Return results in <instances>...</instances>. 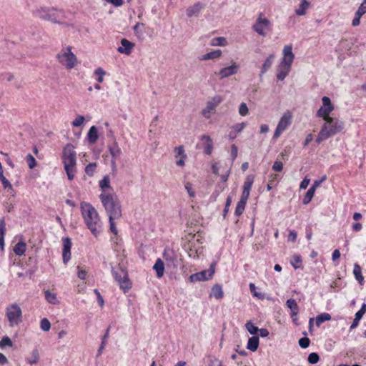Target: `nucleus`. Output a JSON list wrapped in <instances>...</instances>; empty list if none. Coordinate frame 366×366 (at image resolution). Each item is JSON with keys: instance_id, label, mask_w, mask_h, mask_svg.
I'll return each mask as SVG.
<instances>
[{"instance_id": "nucleus-39", "label": "nucleus", "mask_w": 366, "mask_h": 366, "mask_svg": "<svg viewBox=\"0 0 366 366\" xmlns=\"http://www.w3.org/2000/svg\"><path fill=\"white\" fill-rule=\"evenodd\" d=\"M94 74L97 76V81L102 83L104 81V76L106 75V71L102 67H98L94 70Z\"/></svg>"}, {"instance_id": "nucleus-47", "label": "nucleus", "mask_w": 366, "mask_h": 366, "mask_svg": "<svg viewBox=\"0 0 366 366\" xmlns=\"http://www.w3.org/2000/svg\"><path fill=\"white\" fill-rule=\"evenodd\" d=\"M109 330L107 329L106 332H105V335H104V337H102V344L98 350V354L97 355L99 356L102 355V351L104 349V346L106 345V342H107V340L109 337Z\"/></svg>"}, {"instance_id": "nucleus-58", "label": "nucleus", "mask_w": 366, "mask_h": 366, "mask_svg": "<svg viewBox=\"0 0 366 366\" xmlns=\"http://www.w3.org/2000/svg\"><path fill=\"white\" fill-rule=\"evenodd\" d=\"M245 126H246V124L244 122L237 124L232 126V129L234 130V132L239 133V132H241L244 129Z\"/></svg>"}, {"instance_id": "nucleus-34", "label": "nucleus", "mask_w": 366, "mask_h": 366, "mask_svg": "<svg viewBox=\"0 0 366 366\" xmlns=\"http://www.w3.org/2000/svg\"><path fill=\"white\" fill-rule=\"evenodd\" d=\"M353 274L355 277V279L358 281L360 285H362L364 282V277L362 275V268L358 264H354Z\"/></svg>"}, {"instance_id": "nucleus-31", "label": "nucleus", "mask_w": 366, "mask_h": 366, "mask_svg": "<svg viewBox=\"0 0 366 366\" xmlns=\"http://www.w3.org/2000/svg\"><path fill=\"white\" fill-rule=\"evenodd\" d=\"M88 141L90 144H93L98 140V131L95 126L91 127L87 134Z\"/></svg>"}, {"instance_id": "nucleus-32", "label": "nucleus", "mask_w": 366, "mask_h": 366, "mask_svg": "<svg viewBox=\"0 0 366 366\" xmlns=\"http://www.w3.org/2000/svg\"><path fill=\"white\" fill-rule=\"evenodd\" d=\"M247 199L248 198L241 196L235 209V214L237 216H240L244 212Z\"/></svg>"}, {"instance_id": "nucleus-16", "label": "nucleus", "mask_w": 366, "mask_h": 366, "mask_svg": "<svg viewBox=\"0 0 366 366\" xmlns=\"http://www.w3.org/2000/svg\"><path fill=\"white\" fill-rule=\"evenodd\" d=\"M174 157L177 159L176 164L179 167H184L187 155L183 146H179L174 149Z\"/></svg>"}, {"instance_id": "nucleus-8", "label": "nucleus", "mask_w": 366, "mask_h": 366, "mask_svg": "<svg viewBox=\"0 0 366 366\" xmlns=\"http://www.w3.org/2000/svg\"><path fill=\"white\" fill-rule=\"evenodd\" d=\"M112 274L116 281L119 283V287L124 292L129 290L132 287V283L128 279L127 272L122 267L112 268Z\"/></svg>"}, {"instance_id": "nucleus-42", "label": "nucleus", "mask_w": 366, "mask_h": 366, "mask_svg": "<svg viewBox=\"0 0 366 366\" xmlns=\"http://www.w3.org/2000/svg\"><path fill=\"white\" fill-rule=\"evenodd\" d=\"M245 327L247 330V331L251 335H256L259 331V328L257 327L254 326L251 322H247L245 324Z\"/></svg>"}, {"instance_id": "nucleus-45", "label": "nucleus", "mask_w": 366, "mask_h": 366, "mask_svg": "<svg viewBox=\"0 0 366 366\" xmlns=\"http://www.w3.org/2000/svg\"><path fill=\"white\" fill-rule=\"evenodd\" d=\"M97 168V163H90L89 164L86 168H85V172L87 175L89 177H92L94 175V173Z\"/></svg>"}, {"instance_id": "nucleus-21", "label": "nucleus", "mask_w": 366, "mask_h": 366, "mask_svg": "<svg viewBox=\"0 0 366 366\" xmlns=\"http://www.w3.org/2000/svg\"><path fill=\"white\" fill-rule=\"evenodd\" d=\"M201 140L203 144L204 151L207 154H210L213 149V142L208 135H202Z\"/></svg>"}, {"instance_id": "nucleus-14", "label": "nucleus", "mask_w": 366, "mask_h": 366, "mask_svg": "<svg viewBox=\"0 0 366 366\" xmlns=\"http://www.w3.org/2000/svg\"><path fill=\"white\" fill-rule=\"evenodd\" d=\"M132 29L135 36L141 40L148 36L150 37L154 34L153 30L147 26V24H135L133 26Z\"/></svg>"}, {"instance_id": "nucleus-17", "label": "nucleus", "mask_w": 366, "mask_h": 366, "mask_svg": "<svg viewBox=\"0 0 366 366\" xmlns=\"http://www.w3.org/2000/svg\"><path fill=\"white\" fill-rule=\"evenodd\" d=\"M71 239L68 237L63 239L62 258H63V262L64 264H66L69 262V260L71 259Z\"/></svg>"}, {"instance_id": "nucleus-36", "label": "nucleus", "mask_w": 366, "mask_h": 366, "mask_svg": "<svg viewBox=\"0 0 366 366\" xmlns=\"http://www.w3.org/2000/svg\"><path fill=\"white\" fill-rule=\"evenodd\" d=\"M26 245L25 242H19L15 245L14 252L16 255L21 256L26 251Z\"/></svg>"}, {"instance_id": "nucleus-23", "label": "nucleus", "mask_w": 366, "mask_h": 366, "mask_svg": "<svg viewBox=\"0 0 366 366\" xmlns=\"http://www.w3.org/2000/svg\"><path fill=\"white\" fill-rule=\"evenodd\" d=\"M275 56L274 54H269L267 58L264 60V63L262 65L259 76L262 77V76L265 74L272 66L274 60Z\"/></svg>"}, {"instance_id": "nucleus-38", "label": "nucleus", "mask_w": 366, "mask_h": 366, "mask_svg": "<svg viewBox=\"0 0 366 366\" xmlns=\"http://www.w3.org/2000/svg\"><path fill=\"white\" fill-rule=\"evenodd\" d=\"M330 319H331V316L330 314L322 313L316 317V321H315L316 325L317 327H320L322 322H324L325 321L330 320Z\"/></svg>"}, {"instance_id": "nucleus-1", "label": "nucleus", "mask_w": 366, "mask_h": 366, "mask_svg": "<svg viewBox=\"0 0 366 366\" xmlns=\"http://www.w3.org/2000/svg\"><path fill=\"white\" fill-rule=\"evenodd\" d=\"M82 218L87 228L94 237H97L103 229L102 222L97 209L89 203L80 204Z\"/></svg>"}, {"instance_id": "nucleus-19", "label": "nucleus", "mask_w": 366, "mask_h": 366, "mask_svg": "<svg viewBox=\"0 0 366 366\" xmlns=\"http://www.w3.org/2000/svg\"><path fill=\"white\" fill-rule=\"evenodd\" d=\"M109 151L112 156V167H116V159L121 155L122 150L117 143L109 147Z\"/></svg>"}, {"instance_id": "nucleus-51", "label": "nucleus", "mask_w": 366, "mask_h": 366, "mask_svg": "<svg viewBox=\"0 0 366 366\" xmlns=\"http://www.w3.org/2000/svg\"><path fill=\"white\" fill-rule=\"evenodd\" d=\"M0 180L4 189H8L12 192L14 191L11 184L4 176L0 177Z\"/></svg>"}, {"instance_id": "nucleus-11", "label": "nucleus", "mask_w": 366, "mask_h": 366, "mask_svg": "<svg viewBox=\"0 0 366 366\" xmlns=\"http://www.w3.org/2000/svg\"><path fill=\"white\" fill-rule=\"evenodd\" d=\"M322 102V106L317 110L316 114L317 117H320L322 119H332L330 114L334 110V106L332 105L330 99L327 97H323Z\"/></svg>"}, {"instance_id": "nucleus-28", "label": "nucleus", "mask_w": 366, "mask_h": 366, "mask_svg": "<svg viewBox=\"0 0 366 366\" xmlns=\"http://www.w3.org/2000/svg\"><path fill=\"white\" fill-rule=\"evenodd\" d=\"M229 167L227 165V163L225 162L219 161L217 163H214L212 166V172L214 174H219L220 172L223 173V172L226 169V168Z\"/></svg>"}, {"instance_id": "nucleus-27", "label": "nucleus", "mask_w": 366, "mask_h": 366, "mask_svg": "<svg viewBox=\"0 0 366 366\" xmlns=\"http://www.w3.org/2000/svg\"><path fill=\"white\" fill-rule=\"evenodd\" d=\"M254 30L261 36H266L270 32L268 24H254Z\"/></svg>"}, {"instance_id": "nucleus-62", "label": "nucleus", "mask_w": 366, "mask_h": 366, "mask_svg": "<svg viewBox=\"0 0 366 366\" xmlns=\"http://www.w3.org/2000/svg\"><path fill=\"white\" fill-rule=\"evenodd\" d=\"M185 189H187L189 197H194L195 196V192L192 189V185L191 183L189 182H187L185 184Z\"/></svg>"}, {"instance_id": "nucleus-33", "label": "nucleus", "mask_w": 366, "mask_h": 366, "mask_svg": "<svg viewBox=\"0 0 366 366\" xmlns=\"http://www.w3.org/2000/svg\"><path fill=\"white\" fill-rule=\"evenodd\" d=\"M211 297H214L217 300H220L224 296L222 287L219 285H215L212 287L210 293Z\"/></svg>"}, {"instance_id": "nucleus-55", "label": "nucleus", "mask_w": 366, "mask_h": 366, "mask_svg": "<svg viewBox=\"0 0 366 366\" xmlns=\"http://www.w3.org/2000/svg\"><path fill=\"white\" fill-rule=\"evenodd\" d=\"M119 218H112L111 217H109V224H110V230L111 232L114 234H117V229L115 226V222H114V220L115 219H118Z\"/></svg>"}, {"instance_id": "nucleus-59", "label": "nucleus", "mask_w": 366, "mask_h": 366, "mask_svg": "<svg viewBox=\"0 0 366 366\" xmlns=\"http://www.w3.org/2000/svg\"><path fill=\"white\" fill-rule=\"evenodd\" d=\"M366 312V304H363L361 309L356 312L355 316L357 320H361L363 315Z\"/></svg>"}, {"instance_id": "nucleus-2", "label": "nucleus", "mask_w": 366, "mask_h": 366, "mask_svg": "<svg viewBox=\"0 0 366 366\" xmlns=\"http://www.w3.org/2000/svg\"><path fill=\"white\" fill-rule=\"evenodd\" d=\"M320 130L315 139L317 144L336 135L344 129V123L337 119H323Z\"/></svg>"}, {"instance_id": "nucleus-5", "label": "nucleus", "mask_w": 366, "mask_h": 366, "mask_svg": "<svg viewBox=\"0 0 366 366\" xmlns=\"http://www.w3.org/2000/svg\"><path fill=\"white\" fill-rule=\"evenodd\" d=\"M283 57L277 67V78L284 80L291 71V66L295 59L291 44L285 46L283 49Z\"/></svg>"}, {"instance_id": "nucleus-25", "label": "nucleus", "mask_w": 366, "mask_h": 366, "mask_svg": "<svg viewBox=\"0 0 366 366\" xmlns=\"http://www.w3.org/2000/svg\"><path fill=\"white\" fill-rule=\"evenodd\" d=\"M222 54V52L219 49L213 50L210 52L206 53L205 54L202 55L199 59L202 61H207L210 59H219Z\"/></svg>"}, {"instance_id": "nucleus-56", "label": "nucleus", "mask_w": 366, "mask_h": 366, "mask_svg": "<svg viewBox=\"0 0 366 366\" xmlns=\"http://www.w3.org/2000/svg\"><path fill=\"white\" fill-rule=\"evenodd\" d=\"M310 340L307 337H302L299 340V345L302 348H307L310 345Z\"/></svg>"}, {"instance_id": "nucleus-29", "label": "nucleus", "mask_w": 366, "mask_h": 366, "mask_svg": "<svg viewBox=\"0 0 366 366\" xmlns=\"http://www.w3.org/2000/svg\"><path fill=\"white\" fill-rule=\"evenodd\" d=\"M153 269L155 270L157 277L160 278L164 275V264L160 258L157 259Z\"/></svg>"}, {"instance_id": "nucleus-49", "label": "nucleus", "mask_w": 366, "mask_h": 366, "mask_svg": "<svg viewBox=\"0 0 366 366\" xmlns=\"http://www.w3.org/2000/svg\"><path fill=\"white\" fill-rule=\"evenodd\" d=\"M40 327L44 332L49 331L51 328V323L49 320L46 318L42 319L40 322Z\"/></svg>"}, {"instance_id": "nucleus-54", "label": "nucleus", "mask_w": 366, "mask_h": 366, "mask_svg": "<svg viewBox=\"0 0 366 366\" xmlns=\"http://www.w3.org/2000/svg\"><path fill=\"white\" fill-rule=\"evenodd\" d=\"M320 360L319 355L315 352H312L309 355L307 360L311 364L317 363Z\"/></svg>"}, {"instance_id": "nucleus-41", "label": "nucleus", "mask_w": 366, "mask_h": 366, "mask_svg": "<svg viewBox=\"0 0 366 366\" xmlns=\"http://www.w3.org/2000/svg\"><path fill=\"white\" fill-rule=\"evenodd\" d=\"M315 192V191L314 190L313 188L309 189V190L307 192L306 195L305 196V197L303 199L304 204H307L311 201V199L314 197Z\"/></svg>"}, {"instance_id": "nucleus-7", "label": "nucleus", "mask_w": 366, "mask_h": 366, "mask_svg": "<svg viewBox=\"0 0 366 366\" xmlns=\"http://www.w3.org/2000/svg\"><path fill=\"white\" fill-rule=\"evenodd\" d=\"M59 63L66 69L71 70L78 65V59L71 51V47L67 46L63 47L56 56Z\"/></svg>"}, {"instance_id": "nucleus-64", "label": "nucleus", "mask_w": 366, "mask_h": 366, "mask_svg": "<svg viewBox=\"0 0 366 366\" xmlns=\"http://www.w3.org/2000/svg\"><path fill=\"white\" fill-rule=\"evenodd\" d=\"M94 292L97 295V300H98L99 306L101 307H102L104 306V299H103L102 296L101 295L100 292L97 290H94Z\"/></svg>"}, {"instance_id": "nucleus-52", "label": "nucleus", "mask_w": 366, "mask_h": 366, "mask_svg": "<svg viewBox=\"0 0 366 366\" xmlns=\"http://www.w3.org/2000/svg\"><path fill=\"white\" fill-rule=\"evenodd\" d=\"M302 262V259L298 255H295L292 257V259L291 261V264L295 269L299 268L300 266L299 264Z\"/></svg>"}, {"instance_id": "nucleus-43", "label": "nucleus", "mask_w": 366, "mask_h": 366, "mask_svg": "<svg viewBox=\"0 0 366 366\" xmlns=\"http://www.w3.org/2000/svg\"><path fill=\"white\" fill-rule=\"evenodd\" d=\"M308 6H309V3L307 1L303 0L302 1L299 9H297L296 10V13L298 15H304L305 13V10L308 8Z\"/></svg>"}, {"instance_id": "nucleus-24", "label": "nucleus", "mask_w": 366, "mask_h": 366, "mask_svg": "<svg viewBox=\"0 0 366 366\" xmlns=\"http://www.w3.org/2000/svg\"><path fill=\"white\" fill-rule=\"evenodd\" d=\"M39 360H40V355H39V352L37 349H34L31 352L29 355H28L26 357V362L29 365H33L37 364L39 362Z\"/></svg>"}, {"instance_id": "nucleus-63", "label": "nucleus", "mask_w": 366, "mask_h": 366, "mask_svg": "<svg viewBox=\"0 0 366 366\" xmlns=\"http://www.w3.org/2000/svg\"><path fill=\"white\" fill-rule=\"evenodd\" d=\"M209 366H223L222 361L216 357H213L210 360Z\"/></svg>"}, {"instance_id": "nucleus-30", "label": "nucleus", "mask_w": 366, "mask_h": 366, "mask_svg": "<svg viewBox=\"0 0 366 366\" xmlns=\"http://www.w3.org/2000/svg\"><path fill=\"white\" fill-rule=\"evenodd\" d=\"M259 343V337L257 336H252L248 340L247 349L252 352H255L258 349Z\"/></svg>"}, {"instance_id": "nucleus-26", "label": "nucleus", "mask_w": 366, "mask_h": 366, "mask_svg": "<svg viewBox=\"0 0 366 366\" xmlns=\"http://www.w3.org/2000/svg\"><path fill=\"white\" fill-rule=\"evenodd\" d=\"M44 296L45 300L49 302V304L58 305L60 304V302L57 299V296L56 293L51 292L50 290H45L44 291Z\"/></svg>"}, {"instance_id": "nucleus-60", "label": "nucleus", "mask_w": 366, "mask_h": 366, "mask_svg": "<svg viewBox=\"0 0 366 366\" xmlns=\"http://www.w3.org/2000/svg\"><path fill=\"white\" fill-rule=\"evenodd\" d=\"M283 169V164L280 161H275L272 166V169L276 172H280Z\"/></svg>"}, {"instance_id": "nucleus-13", "label": "nucleus", "mask_w": 366, "mask_h": 366, "mask_svg": "<svg viewBox=\"0 0 366 366\" xmlns=\"http://www.w3.org/2000/svg\"><path fill=\"white\" fill-rule=\"evenodd\" d=\"M214 264H212L207 270H203L200 272L192 274L189 276V280L192 282L205 281L212 278L214 273Z\"/></svg>"}, {"instance_id": "nucleus-18", "label": "nucleus", "mask_w": 366, "mask_h": 366, "mask_svg": "<svg viewBox=\"0 0 366 366\" xmlns=\"http://www.w3.org/2000/svg\"><path fill=\"white\" fill-rule=\"evenodd\" d=\"M134 47V44L132 43L127 39L121 40V46L117 48V51L120 54L129 55Z\"/></svg>"}, {"instance_id": "nucleus-20", "label": "nucleus", "mask_w": 366, "mask_h": 366, "mask_svg": "<svg viewBox=\"0 0 366 366\" xmlns=\"http://www.w3.org/2000/svg\"><path fill=\"white\" fill-rule=\"evenodd\" d=\"M254 176L252 175H248L246 177L243 185V191L241 195L242 197L249 198L250 190L254 182Z\"/></svg>"}, {"instance_id": "nucleus-53", "label": "nucleus", "mask_w": 366, "mask_h": 366, "mask_svg": "<svg viewBox=\"0 0 366 366\" xmlns=\"http://www.w3.org/2000/svg\"><path fill=\"white\" fill-rule=\"evenodd\" d=\"M249 289H250L251 292L252 293V295L254 297H257L259 299H263L264 298V295L262 293L256 292V290H256V287H255L254 284L250 283L249 284Z\"/></svg>"}, {"instance_id": "nucleus-61", "label": "nucleus", "mask_w": 366, "mask_h": 366, "mask_svg": "<svg viewBox=\"0 0 366 366\" xmlns=\"http://www.w3.org/2000/svg\"><path fill=\"white\" fill-rule=\"evenodd\" d=\"M230 174V167H227L226 169L221 174V179L223 182H227Z\"/></svg>"}, {"instance_id": "nucleus-22", "label": "nucleus", "mask_w": 366, "mask_h": 366, "mask_svg": "<svg viewBox=\"0 0 366 366\" xmlns=\"http://www.w3.org/2000/svg\"><path fill=\"white\" fill-rule=\"evenodd\" d=\"M287 306L291 310V317L293 322L297 321V315L299 312V307L294 299H289L286 302Z\"/></svg>"}, {"instance_id": "nucleus-35", "label": "nucleus", "mask_w": 366, "mask_h": 366, "mask_svg": "<svg viewBox=\"0 0 366 366\" xmlns=\"http://www.w3.org/2000/svg\"><path fill=\"white\" fill-rule=\"evenodd\" d=\"M366 12V5L365 3H362L358 10L357 11L355 18L352 23H360L361 16Z\"/></svg>"}, {"instance_id": "nucleus-50", "label": "nucleus", "mask_w": 366, "mask_h": 366, "mask_svg": "<svg viewBox=\"0 0 366 366\" xmlns=\"http://www.w3.org/2000/svg\"><path fill=\"white\" fill-rule=\"evenodd\" d=\"M12 347L13 346V343H12V341L11 340V339L6 336V337H4L1 341H0V347Z\"/></svg>"}, {"instance_id": "nucleus-6", "label": "nucleus", "mask_w": 366, "mask_h": 366, "mask_svg": "<svg viewBox=\"0 0 366 366\" xmlns=\"http://www.w3.org/2000/svg\"><path fill=\"white\" fill-rule=\"evenodd\" d=\"M5 317L11 327L19 325L23 320V311L19 304L10 303L5 307Z\"/></svg>"}, {"instance_id": "nucleus-44", "label": "nucleus", "mask_w": 366, "mask_h": 366, "mask_svg": "<svg viewBox=\"0 0 366 366\" xmlns=\"http://www.w3.org/2000/svg\"><path fill=\"white\" fill-rule=\"evenodd\" d=\"M85 121V118L82 115H78L74 121L71 122V125L74 127H79L81 126Z\"/></svg>"}, {"instance_id": "nucleus-48", "label": "nucleus", "mask_w": 366, "mask_h": 366, "mask_svg": "<svg viewBox=\"0 0 366 366\" xmlns=\"http://www.w3.org/2000/svg\"><path fill=\"white\" fill-rule=\"evenodd\" d=\"M26 161L30 169H33L36 166V161L31 154L26 155Z\"/></svg>"}, {"instance_id": "nucleus-4", "label": "nucleus", "mask_w": 366, "mask_h": 366, "mask_svg": "<svg viewBox=\"0 0 366 366\" xmlns=\"http://www.w3.org/2000/svg\"><path fill=\"white\" fill-rule=\"evenodd\" d=\"M100 200L109 217L120 218L122 209L119 199L114 195L102 192L99 196Z\"/></svg>"}, {"instance_id": "nucleus-10", "label": "nucleus", "mask_w": 366, "mask_h": 366, "mask_svg": "<svg viewBox=\"0 0 366 366\" xmlns=\"http://www.w3.org/2000/svg\"><path fill=\"white\" fill-rule=\"evenodd\" d=\"M223 102L221 95H215L211 97L206 104V107L202 111V114L206 119H209L212 113H214L216 108Z\"/></svg>"}, {"instance_id": "nucleus-37", "label": "nucleus", "mask_w": 366, "mask_h": 366, "mask_svg": "<svg viewBox=\"0 0 366 366\" xmlns=\"http://www.w3.org/2000/svg\"><path fill=\"white\" fill-rule=\"evenodd\" d=\"M227 44V41L224 37H216L213 38L210 41L211 46H224Z\"/></svg>"}, {"instance_id": "nucleus-3", "label": "nucleus", "mask_w": 366, "mask_h": 366, "mask_svg": "<svg viewBox=\"0 0 366 366\" xmlns=\"http://www.w3.org/2000/svg\"><path fill=\"white\" fill-rule=\"evenodd\" d=\"M62 161L68 179L72 180L76 172V153L71 144H67L63 149Z\"/></svg>"}, {"instance_id": "nucleus-57", "label": "nucleus", "mask_w": 366, "mask_h": 366, "mask_svg": "<svg viewBox=\"0 0 366 366\" xmlns=\"http://www.w3.org/2000/svg\"><path fill=\"white\" fill-rule=\"evenodd\" d=\"M239 113L241 116H246L248 113V107L245 103H242L239 108Z\"/></svg>"}, {"instance_id": "nucleus-12", "label": "nucleus", "mask_w": 366, "mask_h": 366, "mask_svg": "<svg viewBox=\"0 0 366 366\" xmlns=\"http://www.w3.org/2000/svg\"><path fill=\"white\" fill-rule=\"evenodd\" d=\"M37 14L43 21L55 23L59 21V17L61 14L54 9L42 8L37 11Z\"/></svg>"}, {"instance_id": "nucleus-40", "label": "nucleus", "mask_w": 366, "mask_h": 366, "mask_svg": "<svg viewBox=\"0 0 366 366\" xmlns=\"http://www.w3.org/2000/svg\"><path fill=\"white\" fill-rule=\"evenodd\" d=\"M202 6L200 4H197L187 9V14L189 16H192L199 13V11L202 9Z\"/></svg>"}, {"instance_id": "nucleus-46", "label": "nucleus", "mask_w": 366, "mask_h": 366, "mask_svg": "<svg viewBox=\"0 0 366 366\" xmlns=\"http://www.w3.org/2000/svg\"><path fill=\"white\" fill-rule=\"evenodd\" d=\"M99 187L102 189V192H105L104 189L110 187V180L108 176L104 177L99 182Z\"/></svg>"}, {"instance_id": "nucleus-9", "label": "nucleus", "mask_w": 366, "mask_h": 366, "mask_svg": "<svg viewBox=\"0 0 366 366\" xmlns=\"http://www.w3.org/2000/svg\"><path fill=\"white\" fill-rule=\"evenodd\" d=\"M292 114L290 111H287L284 113L277 125L273 139H277L283 132L288 129L292 124Z\"/></svg>"}, {"instance_id": "nucleus-15", "label": "nucleus", "mask_w": 366, "mask_h": 366, "mask_svg": "<svg viewBox=\"0 0 366 366\" xmlns=\"http://www.w3.org/2000/svg\"><path fill=\"white\" fill-rule=\"evenodd\" d=\"M239 65L236 62H232L230 66L221 69L218 73L220 79L227 78L230 76L237 74Z\"/></svg>"}]
</instances>
